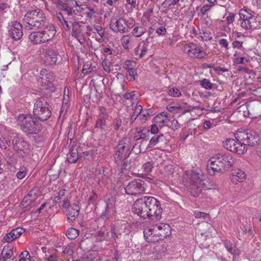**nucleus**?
<instances>
[{"label": "nucleus", "instance_id": "1", "mask_svg": "<svg viewBox=\"0 0 261 261\" xmlns=\"http://www.w3.org/2000/svg\"><path fill=\"white\" fill-rule=\"evenodd\" d=\"M236 160L229 152H220L211 158L207 162V168L210 174L211 170L215 172H224L233 167Z\"/></svg>", "mask_w": 261, "mask_h": 261}, {"label": "nucleus", "instance_id": "20", "mask_svg": "<svg viewBox=\"0 0 261 261\" xmlns=\"http://www.w3.org/2000/svg\"><path fill=\"white\" fill-rule=\"evenodd\" d=\"M113 204L111 202L110 199L108 200L106 203V206L105 210L101 213L100 217L98 218V222L104 221L106 222L111 218V210L113 209Z\"/></svg>", "mask_w": 261, "mask_h": 261}, {"label": "nucleus", "instance_id": "32", "mask_svg": "<svg viewBox=\"0 0 261 261\" xmlns=\"http://www.w3.org/2000/svg\"><path fill=\"white\" fill-rule=\"evenodd\" d=\"M165 138L163 135H154L151 138L147 147L151 148L155 146L157 143L163 142Z\"/></svg>", "mask_w": 261, "mask_h": 261}, {"label": "nucleus", "instance_id": "49", "mask_svg": "<svg viewBox=\"0 0 261 261\" xmlns=\"http://www.w3.org/2000/svg\"><path fill=\"white\" fill-rule=\"evenodd\" d=\"M73 246L71 245H68L63 248L62 253L64 254L70 256L73 254Z\"/></svg>", "mask_w": 261, "mask_h": 261}, {"label": "nucleus", "instance_id": "63", "mask_svg": "<svg viewBox=\"0 0 261 261\" xmlns=\"http://www.w3.org/2000/svg\"><path fill=\"white\" fill-rule=\"evenodd\" d=\"M214 5L213 4H205L204 5L201 9L200 10V12L201 13H202V14L203 15H204L205 13L208 11L211 8V7L213 6Z\"/></svg>", "mask_w": 261, "mask_h": 261}, {"label": "nucleus", "instance_id": "41", "mask_svg": "<svg viewBox=\"0 0 261 261\" xmlns=\"http://www.w3.org/2000/svg\"><path fill=\"white\" fill-rule=\"evenodd\" d=\"M154 168L153 163L151 162H147L144 163L142 165V169L144 172L148 173L152 171Z\"/></svg>", "mask_w": 261, "mask_h": 261}, {"label": "nucleus", "instance_id": "42", "mask_svg": "<svg viewBox=\"0 0 261 261\" xmlns=\"http://www.w3.org/2000/svg\"><path fill=\"white\" fill-rule=\"evenodd\" d=\"M94 68L95 67L91 66V62H87L83 66L82 72L85 75L88 74L93 70Z\"/></svg>", "mask_w": 261, "mask_h": 261}, {"label": "nucleus", "instance_id": "12", "mask_svg": "<svg viewBox=\"0 0 261 261\" xmlns=\"http://www.w3.org/2000/svg\"><path fill=\"white\" fill-rule=\"evenodd\" d=\"M133 25V20L130 22L124 19H113L111 21L110 29L114 33H125L128 32V28H130Z\"/></svg>", "mask_w": 261, "mask_h": 261}, {"label": "nucleus", "instance_id": "8", "mask_svg": "<svg viewBox=\"0 0 261 261\" xmlns=\"http://www.w3.org/2000/svg\"><path fill=\"white\" fill-rule=\"evenodd\" d=\"M147 196H142L137 199L134 203L132 212L143 219H149Z\"/></svg>", "mask_w": 261, "mask_h": 261}, {"label": "nucleus", "instance_id": "55", "mask_svg": "<svg viewBox=\"0 0 261 261\" xmlns=\"http://www.w3.org/2000/svg\"><path fill=\"white\" fill-rule=\"evenodd\" d=\"M94 29L96 31L97 33L98 34V35L101 37L103 38L105 36V31L104 29L102 28V27L100 25H95Z\"/></svg>", "mask_w": 261, "mask_h": 261}, {"label": "nucleus", "instance_id": "17", "mask_svg": "<svg viewBox=\"0 0 261 261\" xmlns=\"http://www.w3.org/2000/svg\"><path fill=\"white\" fill-rule=\"evenodd\" d=\"M8 34L14 41L19 40L23 36L22 25L18 21H12Z\"/></svg>", "mask_w": 261, "mask_h": 261}, {"label": "nucleus", "instance_id": "31", "mask_svg": "<svg viewBox=\"0 0 261 261\" xmlns=\"http://www.w3.org/2000/svg\"><path fill=\"white\" fill-rule=\"evenodd\" d=\"M13 254V247L5 246L3 248L1 254L2 257V261H7V259L11 258Z\"/></svg>", "mask_w": 261, "mask_h": 261}, {"label": "nucleus", "instance_id": "36", "mask_svg": "<svg viewBox=\"0 0 261 261\" xmlns=\"http://www.w3.org/2000/svg\"><path fill=\"white\" fill-rule=\"evenodd\" d=\"M79 231L76 229L70 228L67 230L66 236L69 239L73 240L78 237L79 235Z\"/></svg>", "mask_w": 261, "mask_h": 261}, {"label": "nucleus", "instance_id": "26", "mask_svg": "<svg viewBox=\"0 0 261 261\" xmlns=\"http://www.w3.org/2000/svg\"><path fill=\"white\" fill-rule=\"evenodd\" d=\"M246 177V174L245 172L240 169H238L237 171H235L231 176V181L235 184L241 182L243 181Z\"/></svg>", "mask_w": 261, "mask_h": 261}, {"label": "nucleus", "instance_id": "16", "mask_svg": "<svg viewBox=\"0 0 261 261\" xmlns=\"http://www.w3.org/2000/svg\"><path fill=\"white\" fill-rule=\"evenodd\" d=\"M110 116L107 109L100 106L99 107V114L96 121L95 127L100 130L101 132H106L107 127V120L109 119Z\"/></svg>", "mask_w": 261, "mask_h": 261}, {"label": "nucleus", "instance_id": "7", "mask_svg": "<svg viewBox=\"0 0 261 261\" xmlns=\"http://www.w3.org/2000/svg\"><path fill=\"white\" fill-rule=\"evenodd\" d=\"M134 147L132 148L130 142L127 138L122 139L115 148L113 154L115 162L126 160L130 154Z\"/></svg>", "mask_w": 261, "mask_h": 261}, {"label": "nucleus", "instance_id": "52", "mask_svg": "<svg viewBox=\"0 0 261 261\" xmlns=\"http://www.w3.org/2000/svg\"><path fill=\"white\" fill-rule=\"evenodd\" d=\"M169 95L175 97H178L181 95L180 91L177 88H173L169 90Z\"/></svg>", "mask_w": 261, "mask_h": 261}, {"label": "nucleus", "instance_id": "61", "mask_svg": "<svg viewBox=\"0 0 261 261\" xmlns=\"http://www.w3.org/2000/svg\"><path fill=\"white\" fill-rule=\"evenodd\" d=\"M160 240H162V239L159 237V236L155 235L151 236V238H148L146 241L148 243H155L159 242Z\"/></svg>", "mask_w": 261, "mask_h": 261}, {"label": "nucleus", "instance_id": "37", "mask_svg": "<svg viewBox=\"0 0 261 261\" xmlns=\"http://www.w3.org/2000/svg\"><path fill=\"white\" fill-rule=\"evenodd\" d=\"M165 122L166 126L169 127L172 130H176L179 127L178 122L177 120L175 119L172 120L167 119V121H166Z\"/></svg>", "mask_w": 261, "mask_h": 261}, {"label": "nucleus", "instance_id": "19", "mask_svg": "<svg viewBox=\"0 0 261 261\" xmlns=\"http://www.w3.org/2000/svg\"><path fill=\"white\" fill-rule=\"evenodd\" d=\"M24 232L25 229L22 227L13 229L4 237L3 241L5 242H11L19 237Z\"/></svg>", "mask_w": 261, "mask_h": 261}, {"label": "nucleus", "instance_id": "47", "mask_svg": "<svg viewBox=\"0 0 261 261\" xmlns=\"http://www.w3.org/2000/svg\"><path fill=\"white\" fill-rule=\"evenodd\" d=\"M151 115H152V111H150V110H142V111L141 113L140 118L142 121H145Z\"/></svg>", "mask_w": 261, "mask_h": 261}, {"label": "nucleus", "instance_id": "46", "mask_svg": "<svg viewBox=\"0 0 261 261\" xmlns=\"http://www.w3.org/2000/svg\"><path fill=\"white\" fill-rule=\"evenodd\" d=\"M200 85L206 89L210 90L212 88L213 84L206 79H204L200 81Z\"/></svg>", "mask_w": 261, "mask_h": 261}, {"label": "nucleus", "instance_id": "57", "mask_svg": "<svg viewBox=\"0 0 261 261\" xmlns=\"http://www.w3.org/2000/svg\"><path fill=\"white\" fill-rule=\"evenodd\" d=\"M194 216L196 218H202L203 220L208 217L207 214L200 212H195Z\"/></svg>", "mask_w": 261, "mask_h": 261}, {"label": "nucleus", "instance_id": "11", "mask_svg": "<svg viewBox=\"0 0 261 261\" xmlns=\"http://www.w3.org/2000/svg\"><path fill=\"white\" fill-rule=\"evenodd\" d=\"M146 184L141 179H135L129 182L125 188L128 195H137L144 193L146 189Z\"/></svg>", "mask_w": 261, "mask_h": 261}, {"label": "nucleus", "instance_id": "25", "mask_svg": "<svg viewBox=\"0 0 261 261\" xmlns=\"http://www.w3.org/2000/svg\"><path fill=\"white\" fill-rule=\"evenodd\" d=\"M58 59L57 53L52 49H48L45 53V62L47 64L53 65L57 63Z\"/></svg>", "mask_w": 261, "mask_h": 261}, {"label": "nucleus", "instance_id": "51", "mask_svg": "<svg viewBox=\"0 0 261 261\" xmlns=\"http://www.w3.org/2000/svg\"><path fill=\"white\" fill-rule=\"evenodd\" d=\"M27 174V169L25 167H21L19 170L16 173L17 177L21 179L23 178Z\"/></svg>", "mask_w": 261, "mask_h": 261}, {"label": "nucleus", "instance_id": "13", "mask_svg": "<svg viewBox=\"0 0 261 261\" xmlns=\"http://www.w3.org/2000/svg\"><path fill=\"white\" fill-rule=\"evenodd\" d=\"M72 36L76 38L81 44L86 42L85 23L82 21H74L72 23Z\"/></svg>", "mask_w": 261, "mask_h": 261}, {"label": "nucleus", "instance_id": "9", "mask_svg": "<svg viewBox=\"0 0 261 261\" xmlns=\"http://www.w3.org/2000/svg\"><path fill=\"white\" fill-rule=\"evenodd\" d=\"M14 150L22 157L27 155V151L29 149L30 145L22 137L16 133L12 134L10 136Z\"/></svg>", "mask_w": 261, "mask_h": 261}, {"label": "nucleus", "instance_id": "14", "mask_svg": "<svg viewBox=\"0 0 261 261\" xmlns=\"http://www.w3.org/2000/svg\"><path fill=\"white\" fill-rule=\"evenodd\" d=\"M223 146L229 151L239 154H244L247 151V148L244 144H242L241 142H237L233 139H227L223 142Z\"/></svg>", "mask_w": 261, "mask_h": 261}, {"label": "nucleus", "instance_id": "22", "mask_svg": "<svg viewBox=\"0 0 261 261\" xmlns=\"http://www.w3.org/2000/svg\"><path fill=\"white\" fill-rule=\"evenodd\" d=\"M80 207L76 204H73L69 207L66 212V216L68 221L73 222L79 215Z\"/></svg>", "mask_w": 261, "mask_h": 261}, {"label": "nucleus", "instance_id": "53", "mask_svg": "<svg viewBox=\"0 0 261 261\" xmlns=\"http://www.w3.org/2000/svg\"><path fill=\"white\" fill-rule=\"evenodd\" d=\"M179 1V0H165L162 3V5H163L164 7L169 8L171 6L177 4Z\"/></svg>", "mask_w": 261, "mask_h": 261}, {"label": "nucleus", "instance_id": "30", "mask_svg": "<svg viewBox=\"0 0 261 261\" xmlns=\"http://www.w3.org/2000/svg\"><path fill=\"white\" fill-rule=\"evenodd\" d=\"M150 132L149 129H143L138 131L134 136L135 141L139 140H148L149 139Z\"/></svg>", "mask_w": 261, "mask_h": 261}, {"label": "nucleus", "instance_id": "44", "mask_svg": "<svg viewBox=\"0 0 261 261\" xmlns=\"http://www.w3.org/2000/svg\"><path fill=\"white\" fill-rule=\"evenodd\" d=\"M131 37L129 35H124L121 39V42L122 46L125 49H128V44L130 42Z\"/></svg>", "mask_w": 261, "mask_h": 261}, {"label": "nucleus", "instance_id": "48", "mask_svg": "<svg viewBox=\"0 0 261 261\" xmlns=\"http://www.w3.org/2000/svg\"><path fill=\"white\" fill-rule=\"evenodd\" d=\"M123 97L126 99L134 100L138 99V95L135 94V91H133L130 92H126L123 95Z\"/></svg>", "mask_w": 261, "mask_h": 261}, {"label": "nucleus", "instance_id": "39", "mask_svg": "<svg viewBox=\"0 0 261 261\" xmlns=\"http://www.w3.org/2000/svg\"><path fill=\"white\" fill-rule=\"evenodd\" d=\"M134 162L132 160H126L121 165V169L123 170H130L134 168Z\"/></svg>", "mask_w": 261, "mask_h": 261}, {"label": "nucleus", "instance_id": "23", "mask_svg": "<svg viewBox=\"0 0 261 261\" xmlns=\"http://www.w3.org/2000/svg\"><path fill=\"white\" fill-rule=\"evenodd\" d=\"M248 137L246 142V145L255 146L259 144L260 139L258 135L254 131L249 130L248 131Z\"/></svg>", "mask_w": 261, "mask_h": 261}, {"label": "nucleus", "instance_id": "29", "mask_svg": "<svg viewBox=\"0 0 261 261\" xmlns=\"http://www.w3.org/2000/svg\"><path fill=\"white\" fill-rule=\"evenodd\" d=\"M67 160L70 163H75L78 160L80 161V154L77 149L73 147L70 149L67 155Z\"/></svg>", "mask_w": 261, "mask_h": 261}, {"label": "nucleus", "instance_id": "24", "mask_svg": "<svg viewBox=\"0 0 261 261\" xmlns=\"http://www.w3.org/2000/svg\"><path fill=\"white\" fill-rule=\"evenodd\" d=\"M249 129L243 130L242 129H239L234 134L236 139L239 142H241L242 144H244L246 147V142L248 137Z\"/></svg>", "mask_w": 261, "mask_h": 261}, {"label": "nucleus", "instance_id": "10", "mask_svg": "<svg viewBox=\"0 0 261 261\" xmlns=\"http://www.w3.org/2000/svg\"><path fill=\"white\" fill-rule=\"evenodd\" d=\"M149 219L159 220L161 218L162 208L160 202L152 196H147Z\"/></svg>", "mask_w": 261, "mask_h": 261}, {"label": "nucleus", "instance_id": "35", "mask_svg": "<svg viewBox=\"0 0 261 261\" xmlns=\"http://www.w3.org/2000/svg\"><path fill=\"white\" fill-rule=\"evenodd\" d=\"M224 245L226 249L230 254H237V251L235 249V245L233 244L230 241L225 240L224 241Z\"/></svg>", "mask_w": 261, "mask_h": 261}, {"label": "nucleus", "instance_id": "60", "mask_svg": "<svg viewBox=\"0 0 261 261\" xmlns=\"http://www.w3.org/2000/svg\"><path fill=\"white\" fill-rule=\"evenodd\" d=\"M236 14L233 13H229L228 15L226 17V20L228 24L232 23L234 20Z\"/></svg>", "mask_w": 261, "mask_h": 261}, {"label": "nucleus", "instance_id": "59", "mask_svg": "<svg viewBox=\"0 0 261 261\" xmlns=\"http://www.w3.org/2000/svg\"><path fill=\"white\" fill-rule=\"evenodd\" d=\"M0 148L2 150L7 151L9 150L7 145V141H5V138H3L0 140Z\"/></svg>", "mask_w": 261, "mask_h": 261}, {"label": "nucleus", "instance_id": "54", "mask_svg": "<svg viewBox=\"0 0 261 261\" xmlns=\"http://www.w3.org/2000/svg\"><path fill=\"white\" fill-rule=\"evenodd\" d=\"M71 0H58V2L56 3L57 7L60 10L62 7L65 5H69Z\"/></svg>", "mask_w": 261, "mask_h": 261}, {"label": "nucleus", "instance_id": "15", "mask_svg": "<svg viewBox=\"0 0 261 261\" xmlns=\"http://www.w3.org/2000/svg\"><path fill=\"white\" fill-rule=\"evenodd\" d=\"M184 51L191 57L202 59L206 56L203 48L196 44H186L184 47Z\"/></svg>", "mask_w": 261, "mask_h": 261}, {"label": "nucleus", "instance_id": "5", "mask_svg": "<svg viewBox=\"0 0 261 261\" xmlns=\"http://www.w3.org/2000/svg\"><path fill=\"white\" fill-rule=\"evenodd\" d=\"M185 177V185L188 189L191 194L196 197L199 195L202 191L203 181L200 179L199 174L193 171L187 172Z\"/></svg>", "mask_w": 261, "mask_h": 261}, {"label": "nucleus", "instance_id": "38", "mask_svg": "<svg viewBox=\"0 0 261 261\" xmlns=\"http://www.w3.org/2000/svg\"><path fill=\"white\" fill-rule=\"evenodd\" d=\"M142 111V107L141 105H139L136 107L135 111L132 115L129 121L131 123H133L137 118L140 115Z\"/></svg>", "mask_w": 261, "mask_h": 261}, {"label": "nucleus", "instance_id": "45", "mask_svg": "<svg viewBox=\"0 0 261 261\" xmlns=\"http://www.w3.org/2000/svg\"><path fill=\"white\" fill-rule=\"evenodd\" d=\"M93 151L92 150H88L82 152L80 154V161L89 160L90 157H92Z\"/></svg>", "mask_w": 261, "mask_h": 261}, {"label": "nucleus", "instance_id": "58", "mask_svg": "<svg viewBox=\"0 0 261 261\" xmlns=\"http://www.w3.org/2000/svg\"><path fill=\"white\" fill-rule=\"evenodd\" d=\"M92 195L90 196L88 200V204L90 205L91 204H94L97 198V195L96 194L93 190L92 191Z\"/></svg>", "mask_w": 261, "mask_h": 261}, {"label": "nucleus", "instance_id": "64", "mask_svg": "<svg viewBox=\"0 0 261 261\" xmlns=\"http://www.w3.org/2000/svg\"><path fill=\"white\" fill-rule=\"evenodd\" d=\"M156 33L159 36L165 35L167 32L166 29L164 27H161L156 30Z\"/></svg>", "mask_w": 261, "mask_h": 261}, {"label": "nucleus", "instance_id": "40", "mask_svg": "<svg viewBox=\"0 0 261 261\" xmlns=\"http://www.w3.org/2000/svg\"><path fill=\"white\" fill-rule=\"evenodd\" d=\"M112 126L115 131H117L122 125V119L119 116L116 117L112 121Z\"/></svg>", "mask_w": 261, "mask_h": 261}, {"label": "nucleus", "instance_id": "43", "mask_svg": "<svg viewBox=\"0 0 261 261\" xmlns=\"http://www.w3.org/2000/svg\"><path fill=\"white\" fill-rule=\"evenodd\" d=\"M45 261H60L59 256L56 253H48L45 254Z\"/></svg>", "mask_w": 261, "mask_h": 261}, {"label": "nucleus", "instance_id": "21", "mask_svg": "<svg viewBox=\"0 0 261 261\" xmlns=\"http://www.w3.org/2000/svg\"><path fill=\"white\" fill-rule=\"evenodd\" d=\"M124 226V228L126 226L125 221H121L116 223L115 224L111 225L110 232L111 233V237L115 240L118 238L119 236L121 234L120 231V227Z\"/></svg>", "mask_w": 261, "mask_h": 261}, {"label": "nucleus", "instance_id": "33", "mask_svg": "<svg viewBox=\"0 0 261 261\" xmlns=\"http://www.w3.org/2000/svg\"><path fill=\"white\" fill-rule=\"evenodd\" d=\"M157 232H158L155 230V225L145 228L143 231V233L145 240H147L148 238H151V236L157 235Z\"/></svg>", "mask_w": 261, "mask_h": 261}, {"label": "nucleus", "instance_id": "50", "mask_svg": "<svg viewBox=\"0 0 261 261\" xmlns=\"http://www.w3.org/2000/svg\"><path fill=\"white\" fill-rule=\"evenodd\" d=\"M67 191L65 189H61L58 192V195L55 197L54 203L57 204L65 196Z\"/></svg>", "mask_w": 261, "mask_h": 261}, {"label": "nucleus", "instance_id": "34", "mask_svg": "<svg viewBox=\"0 0 261 261\" xmlns=\"http://www.w3.org/2000/svg\"><path fill=\"white\" fill-rule=\"evenodd\" d=\"M146 32V29L143 26L136 25L132 32V34L136 37H140Z\"/></svg>", "mask_w": 261, "mask_h": 261}, {"label": "nucleus", "instance_id": "4", "mask_svg": "<svg viewBox=\"0 0 261 261\" xmlns=\"http://www.w3.org/2000/svg\"><path fill=\"white\" fill-rule=\"evenodd\" d=\"M22 20L31 29H39L47 25L45 14L40 9L28 11Z\"/></svg>", "mask_w": 261, "mask_h": 261}, {"label": "nucleus", "instance_id": "56", "mask_svg": "<svg viewBox=\"0 0 261 261\" xmlns=\"http://www.w3.org/2000/svg\"><path fill=\"white\" fill-rule=\"evenodd\" d=\"M9 8L8 5L5 3H0V15H3L6 13Z\"/></svg>", "mask_w": 261, "mask_h": 261}, {"label": "nucleus", "instance_id": "62", "mask_svg": "<svg viewBox=\"0 0 261 261\" xmlns=\"http://www.w3.org/2000/svg\"><path fill=\"white\" fill-rule=\"evenodd\" d=\"M203 40L205 41L211 40L213 39L212 34L210 32H207L205 31L203 32V35L201 36Z\"/></svg>", "mask_w": 261, "mask_h": 261}, {"label": "nucleus", "instance_id": "3", "mask_svg": "<svg viewBox=\"0 0 261 261\" xmlns=\"http://www.w3.org/2000/svg\"><path fill=\"white\" fill-rule=\"evenodd\" d=\"M30 114H19L17 117L18 125L27 136L38 134L42 129V125Z\"/></svg>", "mask_w": 261, "mask_h": 261}, {"label": "nucleus", "instance_id": "2", "mask_svg": "<svg viewBox=\"0 0 261 261\" xmlns=\"http://www.w3.org/2000/svg\"><path fill=\"white\" fill-rule=\"evenodd\" d=\"M50 94H43L34 103L33 117L41 121L47 120L51 116V107L49 104Z\"/></svg>", "mask_w": 261, "mask_h": 261}, {"label": "nucleus", "instance_id": "6", "mask_svg": "<svg viewBox=\"0 0 261 261\" xmlns=\"http://www.w3.org/2000/svg\"><path fill=\"white\" fill-rule=\"evenodd\" d=\"M56 30L53 24L46 25L43 31L32 32L29 35V40L34 44L45 43L55 36Z\"/></svg>", "mask_w": 261, "mask_h": 261}, {"label": "nucleus", "instance_id": "27", "mask_svg": "<svg viewBox=\"0 0 261 261\" xmlns=\"http://www.w3.org/2000/svg\"><path fill=\"white\" fill-rule=\"evenodd\" d=\"M56 17L62 24L64 30L66 31L70 32L72 27V23L73 22L70 20L68 21L66 20L63 16V14L60 12L57 13Z\"/></svg>", "mask_w": 261, "mask_h": 261}, {"label": "nucleus", "instance_id": "28", "mask_svg": "<svg viewBox=\"0 0 261 261\" xmlns=\"http://www.w3.org/2000/svg\"><path fill=\"white\" fill-rule=\"evenodd\" d=\"M240 21H242L241 22V26L245 30H248L252 29V25L251 20H254L252 16H246L245 15H242L241 13H240Z\"/></svg>", "mask_w": 261, "mask_h": 261}, {"label": "nucleus", "instance_id": "18", "mask_svg": "<svg viewBox=\"0 0 261 261\" xmlns=\"http://www.w3.org/2000/svg\"><path fill=\"white\" fill-rule=\"evenodd\" d=\"M155 230L158 232L157 235L164 240L167 237L170 236L171 234V228L170 226L166 223H161L155 225Z\"/></svg>", "mask_w": 261, "mask_h": 261}]
</instances>
